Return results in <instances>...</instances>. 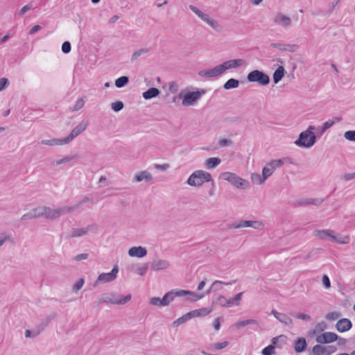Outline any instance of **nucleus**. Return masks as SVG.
<instances>
[{"instance_id":"5","label":"nucleus","mask_w":355,"mask_h":355,"mask_svg":"<svg viewBox=\"0 0 355 355\" xmlns=\"http://www.w3.org/2000/svg\"><path fill=\"white\" fill-rule=\"evenodd\" d=\"M316 142L315 134L311 131H303L300 134L298 139L295 141V144L300 147L311 148Z\"/></svg>"},{"instance_id":"35","label":"nucleus","mask_w":355,"mask_h":355,"mask_svg":"<svg viewBox=\"0 0 355 355\" xmlns=\"http://www.w3.org/2000/svg\"><path fill=\"white\" fill-rule=\"evenodd\" d=\"M239 85V81L234 78H230L223 85V88L226 90L237 88Z\"/></svg>"},{"instance_id":"1","label":"nucleus","mask_w":355,"mask_h":355,"mask_svg":"<svg viewBox=\"0 0 355 355\" xmlns=\"http://www.w3.org/2000/svg\"><path fill=\"white\" fill-rule=\"evenodd\" d=\"M212 180L211 175L209 173L198 170L190 175L187 179V183L192 187H200L205 182Z\"/></svg>"},{"instance_id":"60","label":"nucleus","mask_w":355,"mask_h":355,"mask_svg":"<svg viewBox=\"0 0 355 355\" xmlns=\"http://www.w3.org/2000/svg\"><path fill=\"white\" fill-rule=\"evenodd\" d=\"M84 282H85V280L84 279L81 278L73 286V291L77 292L78 291H79L80 289L82 288L83 284H84Z\"/></svg>"},{"instance_id":"16","label":"nucleus","mask_w":355,"mask_h":355,"mask_svg":"<svg viewBox=\"0 0 355 355\" xmlns=\"http://www.w3.org/2000/svg\"><path fill=\"white\" fill-rule=\"evenodd\" d=\"M222 74L219 64L211 69L202 70L198 72L200 76L209 78H214Z\"/></svg>"},{"instance_id":"10","label":"nucleus","mask_w":355,"mask_h":355,"mask_svg":"<svg viewBox=\"0 0 355 355\" xmlns=\"http://www.w3.org/2000/svg\"><path fill=\"white\" fill-rule=\"evenodd\" d=\"M118 272H119L118 266L116 265L114 266V268H112L111 272H107V273L100 274L98 275L96 281L95 282L94 286H96L99 282L105 283V282H110L114 281L117 277Z\"/></svg>"},{"instance_id":"45","label":"nucleus","mask_w":355,"mask_h":355,"mask_svg":"<svg viewBox=\"0 0 355 355\" xmlns=\"http://www.w3.org/2000/svg\"><path fill=\"white\" fill-rule=\"evenodd\" d=\"M149 49H141L139 50H137L135 51L131 57V60L133 62L138 59L139 57H140L141 55L148 53Z\"/></svg>"},{"instance_id":"29","label":"nucleus","mask_w":355,"mask_h":355,"mask_svg":"<svg viewBox=\"0 0 355 355\" xmlns=\"http://www.w3.org/2000/svg\"><path fill=\"white\" fill-rule=\"evenodd\" d=\"M270 46L279 49L282 51H293L294 45L284 43H271Z\"/></svg>"},{"instance_id":"9","label":"nucleus","mask_w":355,"mask_h":355,"mask_svg":"<svg viewBox=\"0 0 355 355\" xmlns=\"http://www.w3.org/2000/svg\"><path fill=\"white\" fill-rule=\"evenodd\" d=\"M245 65H246V62L243 59L229 60L219 64L222 73H224L228 69H236Z\"/></svg>"},{"instance_id":"44","label":"nucleus","mask_w":355,"mask_h":355,"mask_svg":"<svg viewBox=\"0 0 355 355\" xmlns=\"http://www.w3.org/2000/svg\"><path fill=\"white\" fill-rule=\"evenodd\" d=\"M257 322L254 319H249L245 320H241L236 322V326L237 328L244 327L248 324H257Z\"/></svg>"},{"instance_id":"63","label":"nucleus","mask_w":355,"mask_h":355,"mask_svg":"<svg viewBox=\"0 0 355 355\" xmlns=\"http://www.w3.org/2000/svg\"><path fill=\"white\" fill-rule=\"evenodd\" d=\"M232 144V141L227 139H222L218 141V144L220 147L228 146Z\"/></svg>"},{"instance_id":"36","label":"nucleus","mask_w":355,"mask_h":355,"mask_svg":"<svg viewBox=\"0 0 355 355\" xmlns=\"http://www.w3.org/2000/svg\"><path fill=\"white\" fill-rule=\"evenodd\" d=\"M243 294V292H241L236 294L234 297L228 299L229 307H231L234 305L239 306L240 304Z\"/></svg>"},{"instance_id":"39","label":"nucleus","mask_w":355,"mask_h":355,"mask_svg":"<svg viewBox=\"0 0 355 355\" xmlns=\"http://www.w3.org/2000/svg\"><path fill=\"white\" fill-rule=\"evenodd\" d=\"M331 240L338 243L348 244L349 243L350 239L348 236H340L338 237L333 234L331 236Z\"/></svg>"},{"instance_id":"26","label":"nucleus","mask_w":355,"mask_h":355,"mask_svg":"<svg viewBox=\"0 0 355 355\" xmlns=\"http://www.w3.org/2000/svg\"><path fill=\"white\" fill-rule=\"evenodd\" d=\"M254 220H241L239 222H234L229 225L230 229H238L241 227H252Z\"/></svg>"},{"instance_id":"61","label":"nucleus","mask_w":355,"mask_h":355,"mask_svg":"<svg viewBox=\"0 0 355 355\" xmlns=\"http://www.w3.org/2000/svg\"><path fill=\"white\" fill-rule=\"evenodd\" d=\"M90 200L88 197H85L82 200H80L78 203L75 205L74 206H71L69 208H73V211L78 209L83 204L89 202Z\"/></svg>"},{"instance_id":"4","label":"nucleus","mask_w":355,"mask_h":355,"mask_svg":"<svg viewBox=\"0 0 355 355\" xmlns=\"http://www.w3.org/2000/svg\"><path fill=\"white\" fill-rule=\"evenodd\" d=\"M221 177L224 180L227 181L238 189H245L249 187V182L240 178L235 173L225 172L221 174Z\"/></svg>"},{"instance_id":"46","label":"nucleus","mask_w":355,"mask_h":355,"mask_svg":"<svg viewBox=\"0 0 355 355\" xmlns=\"http://www.w3.org/2000/svg\"><path fill=\"white\" fill-rule=\"evenodd\" d=\"M148 263H144L141 266H137L135 272L141 276H144L148 270Z\"/></svg>"},{"instance_id":"32","label":"nucleus","mask_w":355,"mask_h":355,"mask_svg":"<svg viewBox=\"0 0 355 355\" xmlns=\"http://www.w3.org/2000/svg\"><path fill=\"white\" fill-rule=\"evenodd\" d=\"M221 160L218 157H211L206 160L205 167L208 169L214 168L220 164Z\"/></svg>"},{"instance_id":"23","label":"nucleus","mask_w":355,"mask_h":355,"mask_svg":"<svg viewBox=\"0 0 355 355\" xmlns=\"http://www.w3.org/2000/svg\"><path fill=\"white\" fill-rule=\"evenodd\" d=\"M313 235L320 240H325L327 238L331 239L333 231L331 230H317L313 232Z\"/></svg>"},{"instance_id":"34","label":"nucleus","mask_w":355,"mask_h":355,"mask_svg":"<svg viewBox=\"0 0 355 355\" xmlns=\"http://www.w3.org/2000/svg\"><path fill=\"white\" fill-rule=\"evenodd\" d=\"M41 143L48 146H61L66 144V143L64 142V139H44Z\"/></svg>"},{"instance_id":"28","label":"nucleus","mask_w":355,"mask_h":355,"mask_svg":"<svg viewBox=\"0 0 355 355\" xmlns=\"http://www.w3.org/2000/svg\"><path fill=\"white\" fill-rule=\"evenodd\" d=\"M202 21H204L207 24H209L210 26H211L215 31H216L218 32L221 31V29H222L221 26L219 24V23L216 20L210 17L209 15H207V16L205 17V19Z\"/></svg>"},{"instance_id":"47","label":"nucleus","mask_w":355,"mask_h":355,"mask_svg":"<svg viewBox=\"0 0 355 355\" xmlns=\"http://www.w3.org/2000/svg\"><path fill=\"white\" fill-rule=\"evenodd\" d=\"M229 345V342L227 341H224V342H222V343H214L212 345H210V347H209V349H214L216 350H220V349H223L224 348H225L226 347H227Z\"/></svg>"},{"instance_id":"40","label":"nucleus","mask_w":355,"mask_h":355,"mask_svg":"<svg viewBox=\"0 0 355 355\" xmlns=\"http://www.w3.org/2000/svg\"><path fill=\"white\" fill-rule=\"evenodd\" d=\"M190 319H191V315H190L189 313H187V314L184 315L183 316L178 318L176 320H175L173 322V325L174 327H178L180 324H183V323L186 322L187 321L189 320Z\"/></svg>"},{"instance_id":"57","label":"nucleus","mask_w":355,"mask_h":355,"mask_svg":"<svg viewBox=\"0 0 355 355\" xmlns=\"http://www.w3.org/2000/svg\"><path fill=\"white\" fill-rule=\"evenodd\" d=\"M71 49V43L68 41L64 42L62 45V51L64 53H68Z\"/></svg>"},{"instance_id":"2","label":"nucleus","mask_w":355,"mask_h":355,"mask_svg":"<svg viewBox=\"0 0 355 355\" xmlns=\"http://www.w3.org/2000/svg\"><path fill=\"white\" fill-rule=\"evenodd\" d=\"M206 92L207 90L205 89H198L195 92H188L184 94L180 92L178 95V98L182 99V105L187 107L191 106L194 105Z\"/></svg>"},{"instance_id":"33","label":"nucleus","mask_w":355,"mask_h":355,"mask_svg":"<svg viewBox=\"0 0 355 355\" xmlns=\"http://www.w3.org/2000/svg\"><path fill=\"white\" fill-rule=\"evenodd\" d=\"M213 304L216 305H219L222 307H229L228 304V299H227L225 296L220 295L213 300Z\"/></svg>"},{"instance_id":"6","label":"nucleus","mask_w":355,"mask_h":355,"mask_svg":"<svg viewBox=\"0 0 355 355\" xmlns=\"http://www.w3.org/2000/svg\"><path fill=\"white\" fill-rule=\"evenodd\" d=\"M175 297H177L176 289H173L166 293L162 299L157 297H151L149 304L158 307L166 306L173 302Z\"/></svg>"},{"instance_id":"42","label":"nucleus","mask_w":355,"mask_h":355,"mask_svg":"<svg viewBox=\"0 0 355 355\" xmlns=\"http://www.w3.org/2000/svg\"><path fill=\"white\" fill-rule=\"evenodd\" d=\"M251 180L254 184H261L266 181V180L263 179V175H261L257 173H252L251 175Z\"/></svg>"},{"instance_id":"49","label":"nucleus","mask_w":355,"mask_h":355,"mask_svg":"<svg viewBox=\"0 0 355 355\" xmlns=\"http://www.w3.org/2000/svg\"><path fill=\"white\" fill-rule=\"evenodd\" d=\"M334 124L335 121L334 120H328L326 122H324L320 128L321 134L324 133L329 128L332 127Z\"/></svg>"},{"instance_id":"54","label":"nucleus","mask_w":355,"mask_h":355,"mask_svg":"<svg viewBox=\"0 0 355 355\" xmlns=\"http://www.w3.org/2000/svg\"><path fill=\"white\" fill-rule=\"evenodd\" d=\"M344 137L347 140L355 141V130H348L345 132Z\"/></svg>"},{"instance_id":"55","label":"nucleus","mask_w":355,"mask_h":355,"mask_svg":"<svg viewBox=\"0 0 355 355\" xmlns=\"http://www.w3.org/2000/svg\"><path fill=\"white\" fill-rule=\"evenodd\" d=\"M292 315L296 318L303 320H311V316L309 315L302 313H292Z\"/></svg>"},{"instance_id":"41","label":"nucleus","mask_w":355,"mask_h":355,"mask_svg":"<svg viewBox=\"0 0 355 355\" xmlns=\"http://www.w3.org/2000/svg\"><path fill=\"white\" fill-rule=\"evenodd\" d=\"M327 328V324L325 322L322 321L318 322L315 327V329L312 331L313 334H315L320 332H322Z\"/></svg>"},{"instance_id":"59","label":"nucleus","mask_w":355,"mask_h":355,"mask_svg":"<svg viewBox=\"0 0 355 355\" xmlns=\"http://www.w3.org/2000/svg\"><path fill=\"white\" fill-rule=\"evenodd\" d=\"M286 338V336L284 335H280L279 336L275 337L272 339V345H277V347L281 348V346L277 345V342L279 340H282L283 341H285Z\"/></svg>"},{"instance_id":"52","label":"nucleus","mask_w":355,"mask_h":355,"mask_svg":"<svg viewBox=\"0 0 355 355\" xmlns=\"http://www.w3.org/2000/svg\"><path fill=\"white\" fill-rule=\"evenodd\" d=\"M85 100L83 98H80L78 99V101L76 102V104L73 109L71 110L72 112L78 111L80 109H82L85 105Z\"/></svg>"},{"instance_id":"56","label":"nucleus","mask_w":355,"mask_h":355,"mask_svg":"<svg viewBox=\"0 0 355 355\" xmlns=\"http://www.w3.org/2000/svg\"><path fill=\"white\" fill-rule=\"evenodd\" d=\"M168 89L173 94L177 93L179 89V85L175 81L171 82L168 85Z\"/></svg>"},{"instance_id":"18","label":"nucleus","mask_w":355,"mask_h":355,"mask_svg":"<svg viewBox=\"0 0 355 355\" xmlns=\"http://www.w3.org/2000/svg\"><path fill=\"white\" fill-rule=\"evenodd\" d=\"M352 327V323L348 318L340 319L336 324V329L338 332L343 333L349 331Z\"/></svg>"},{"instance_id":"13","label":"nucleus","mask_w":355,"mask_h":355,"mask_svg":"<svg viewBox=\"0 0 355 355\" xmlns=\"http://www.w3.org/2000/svg\"><path fill=\"white\" fill-rule=\"evenodd\" d=\"M338 338V336L334 332H324L316 337V342L321 344L331 343Z\"/></svg>"},{"instance_id":"14","label":"nucleus","mask_w":355,"mask_h":355,"mask_svg":"<svg viewBox=\"0 0 355 355\" xmlns=\"http://www.w3.org/2000/svg\"><path fill=\"white\" fill-rule=\"evenodd\" d=\"M271 314L274 315V317L278 320L280 322L284 324L288 327H293V322L291 318H289L286 314L279 313L275 309H272L271 311Z\"/></svg>"},{"instance_id":"7","label":"nucleus","mask_w":355,"mask_h":355,"mask_svg":"<svg viewBox=\"0 0 355 355\" xmlns=\"http://www.w3.org/2000/svg\"><path fill=\"white\" fill-rule=\"evenodd\" d=\"M73 211V208H69V206H64L57 209H51L45 206L44 218L46 220H55L61 216L68 212Z\"/></svg>"},{"instance_id":"58","label":"nucleus","mask_w":355,"mask_h":355,"mask_svg":"<svg viewBox=\"0 0 355 355\" xmlns=\"http://www.w3.org/2000/svg\"><path fill=\"white\" fill-rule=\"evenodd\" d=\"M220 285L221 281L216 280L211 284V289H212L214 292L218 291L222 288Z\"/></svg>"},{"instance_id":"19","label":"nucleus","mask_w":355,"mask_h":355,"mask_svg":"<svg viewBox=\"0 0 355 355\" xmlns=\"http://www.w3.org/2000/svg\"><path fill=\"white\" fill-rule=\"evenodd\" d=\"M170 266V263L166 259H155L152 263V269L154 271L167 269Z\"/></svg>"},{"instance_id":"50","label":"nucleus","mask_w":355,"mask_h":355,"mask_svg":"<svg viewBox=\"0 0 355 355\" xmlns=\"http://www.w3.org/2000/svg\"><path fill=\"white\" fill-rule=\"evenodd\" d=\"M341 317V313L340 312L334 311L328 313L326 315V318L329 320H336Z\"/></svg>"},{"instance_id":"43","label":"nucleus","mask_w":355,"mask_h":355,"mask_svg":"<svg viewBox=\"0 0 355 355\" xmlns=\"http://www.w3.org/2000/svg\"><path fill=\"white\" fill-rule=\"evenodd\" d=\"M274 170L268 165V164L263 168L262 175L263 179L266 180L273 173Z\"/></svg>"},{"instance_id":"37","label":"nucleus","mask_w":355,"mask_h":355,"mask_svg":"<svg viewBox=\"0 0 355 355\" xmlns=\"http://www.w3.org/2000/svg\"><path fill=\"white\" fill-rule=\"evenodd\" d=\"M35 218L44 217L45 206L37 207L31 210Z\"/></svg>"},{"instance_id":"8","label":"nucleus","mask_w":355,"mask_h":355,"mask_svg":"<svg viewBox=\"0 0 355 355\" xmlns=\"http://www.w3.org/2000/svg\"><path fill=\"white\" fill-rule=\"evenodd\" d=\"M247 79L249 82H256L261 85H267L270 83V77L259 70H254L248 74Z\"/></svg>"},{"instance_id":"27","label":"nucleus","mask_w":355,"mask_h":355,"mask_svg":"<svg viewBox=\"0 0 355 355\" xmlns=\"http://www.w3.org/2000/svg\"><path fill=\"white\" fill-rule=\"evenodd\" d=\"M159 93L160 92L157 88L150 87L142 94V96L144 98L148 100L157 96Z\"/></svg>"},{"instance_id":"17","label":"nucleus","mask_w":355,"mask_h":355,"mask_svg":"<svg viewBox=\"0 0 355 355\" xmlns=\"http://www.w3.org/2000/svg\"><path fill=\"white\" fill-rule=\"evenodd\" d=\"M273 22L275 24L281 25L284 28H288L291 24V19L288 16L279 12L273 18Z\"/></svg>"},{"instance_id":"62","label":"nucleus","mask_w":355,"mask_h":355,"mask_svg":"<svg viewBox=\"0 0 355 355\" xmlns=\"http://www.w3.org/2000/svg\"><path fill=\"white\" fill-rule=\"evenodd\" d=\"M252 227L255 230H263L264 227V225L261 221L254 220L253 225H252Z\"/></svg>"},{"instance_id":"24","label":"nucleus","mask_w":355,"mask_h":355,"mask_svg":"<svg viewBox=\"0 0 355 355\" xmlns=\"http://www.w3.org/2000/svg\"><path fill=\"white\" fill-rule=\"evenodd\" d=\"M153 179V176L150 173L143 171L137 173L134 178V182H140L143 180L146 182H150Z\"/></svg>"},{"instance_id":"48","label":"nucleus","mask_w":355,"mask_h":355,"mask_svg":"<svg viewBox=\"0 0 355 355\" xmlns=\"http://www.w3.org/2000/svg\"><path fill=\"white\" fill-rule=\"evenodd\" d=\"M55 313H52L50 315H47L45 318V319L41 322L42 329H44L51 322V320L55 318Z\"/></svg>"},{"instance_id":"53","label":"nucleus","mask_w":355,"mask_h":355,"mask_svg":"<svg viewBox=\"0 0 355 355\" xmlns=\"http://www.w3.org/2000/svg\"><path fill=\"white\" fill-rule=\"evenodd\" d=\"M123 106H124V105H123V102H121V101H116V102L112 103L111 105V107L114 112L121 111L123 108Z\"/></svg>"},{"instance_id":"38","label":"nucleus","mask_w":355,"mask_h":355,"mask_svg":"<svg viewBox=\"0 0 355 355\" xmlns=\"http://www.w3.org/2000/svg\"><path fill=\"white\" fill-rule=\"evenodd\" d=\"M129 82V78L126 76L119 77L115 80V86L117 88H121L126 85Z\"/></svg>"},{"instance_id":"31","label":"nucleus","mask_w":355,"mask_h":355,"mask_svg":"<svg viewBox=\"0 0 355 355\" xmlns=\"http://www.w3.org/2000/svg\"><path fill=\"white\" fill-rule=\"evenodd\" d=\"M284 68L282 66L278 67L273 73V81L275 84L278 83L284 76Z\"/></svg>"},{"instance_id":"15","label":"nucleus","mask_w":355,"mask_h":355,"mask_svg":"<svg viewBox=\"0 0 355 355\" xmlns=\"http://www.w3.org/2000/svg\"><path fill=\"white\" fill-rule=\"evenodd\" d=\"M176 295H177V297H182V296L187 295L188 296L187 299H189L191 301H194V302H196L200 299H202L205 296L204 293L198 294V293H196L195 292H192L190 291L178 290V289H176Z\"/></svg>"},{"instance_id":"30","label":"nucleus","mask_w":355,"mask_h":355,"mask_svg":"<svg viewBox=\"0 0 355 355\" xmlns=\"http://www.w3.org/2000/svg\"><path fill=\"white\" fill-rule=\"evenodd\" d=\"M211 312V310L207 308H202L200 309H196L191 311L189 313L191 318L205 316L208 315Z\"/></svg>"},{"instance_id":"51","label":"nucleus","mask_w":355,"mask_h":355,"mask_svg":"<svg viewBox=\"0 0 355 355\" xmlns=\"http://www.w3.org/2000/svg\"><path fill=\"white\" fill-rule=\"evenodd\" d=\"M263 355H272L275 353V347L272 345L264 347L261 352Z\"/></svg>"},{"instance_id":"3","label":"nucleus","mask_w":355,"mask_h":355,"mask_svg":"<svg viewBox=\"0 0 355 355\" xmlns=\"http://www.w3.org/2000/svg\"><path fill=\"white\" fill-rule=\"evenodd\" d=\"M130 300V294H128L125 297H122L118 293H107L101 296L98 300V304L110 303L113 304H125Z\"/></svg>"},{"instance_id":"20","label":"nucleus","mask_w":355,"mask_h":355,"mask_svg":"<svg viewBox=\"0 0 355 355\" xmlns=\"http://www.w3.org/2000/svg\"><path fill=\"white\" fill-rule=\"evenodd\" d=\"M324 201L322 198H302L297 201V203L300 206H308V205H314L319 206Z\"/></svg>"},{"instance_id":"11","label":"nucleus","mask_w":355,"mask_h":355,"mask_svg":"<svg viewBox=\"0 0 355 355\" xmlns=\"http://www.w3.org/2000/svg\"><path fill=\"white\" fill-rule=\"evenodd\" d=\"M87 123L82 121L77 126H76L71 132V133L65 138H64V142L66 144L70 143L75 137L78 136L80 133L85 131L87 128Z\"/></svg>"},{"instance_id":"64","label":"nucleus","mask_w":355,"mask_h":355,"mask_svg":"<svg viewBox=\"0 0 355 355\" xmlns=\"http://www.w3.org/2000/svg\"><path fill=\"white\" fill-rule=\"evenodd\" d=\"M322 283L326 288H329L331 286V282L329 277L327 275L322 276Z\"/></svg>"},{"instance_id":"22","label":"nucleus","mask_w":355,"mask_h":355,"mask_svg":"<svg viewBox=\"0 0 355 355\" xmlns=\"http://www.w3.org/2000/svg\"><path fill=\"white\" fill-rule=\"evenodd\" d=\"M93 227L94 225H87L84 228L73 229L71 232L67 235V238L71 239L84 236L87 234V232L91 230Z\"/></svg>"},{"instance_id":"25","label":"nucleus","mask_w":355,"mask_h":355,"mask_svg":"<svg viewBox=\"0 0 355 355\" xmlns=\"http://www.w3.org/2000/svg\"><path fill=\"white\" fill-rule=\"evenodd\" d=\"M307 347V343L304 338H298L294 343V349L297 353L304 352Z\"/></svg>"},{"instance_id":"12","label":"nucleus","mask_w":355,"mask_h":355,"mask_svg":"<svg viewBox=\"0 0 355 355\" xmlns=\"http://www.w3.org/2000/svg\"><path fill=\"white\" fill-rule=\"evenodd\" d=\"M336 347L334 346L324 347L321 345H315L312 349L313 355H331L336 352Z\"/></svg>"},{"instance_id":"21","label":"nucleus","mask_w":355,"mask_h":355,"mask_svg":"<svg viewBox=\"0 0 355 355\" xmlns=\"http://www.w3.org/2000/svg\"><path fill=\"white\" fill-rule=\"evenodd\" d=\"M128 254L130 257H135L138 258H141L145 257L147 254V250L145 248L141 246L132 247L129 249Z\"/></svg>"}]
</instances>
